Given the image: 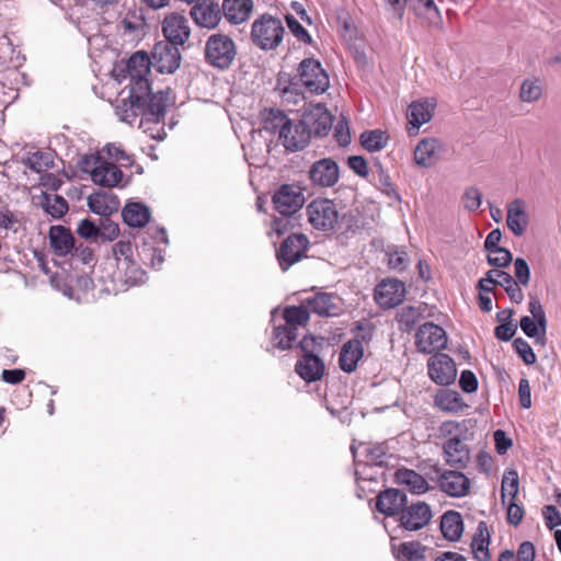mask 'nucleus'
I'll return each instance as SVG.
<instances>
[{"label": "nucleus", "instance_id": "obj_1", "mask_svg": "<svg viewBox=\"0 0 561 561\" xmlns=\"http://www.w3.org/2000/svg\"><path fill=\"white\" fill-rule=\"evenodd\" d=\"M306 101L302 94H294L283 88V146L290 151L302 150L311 139L310 129L302 123Z\"/></svg>", "mask_w": 561, "mask_h": 561}, {"label": "nucleus", "instance_id": "obj_2", "mask_svg": "<svg viewBox=\"0 0 561 561\" xmlns=\"http://www.w3.org/2000/svg\"><path fill=\"white\" fill-rule=\"evenodd\" d=\"M309 224L322 232H342L353 230L356 220L352 211L340 213L333 201L317 198L306 208Z\"/></svg>", "mask_w": 561, "mask_h": 561}, {"label": "nucleus", "instance_id": "obj_3", "mask_svg": "<svg viewBox=\"0 0 561 561\" xmlns=\"http://www.w3.org/2000/svg\"><path fill=\"white\" fill-rule=\"evenodd\" d=\"M116 261V278L125 284L136 285L145 279V271L134 261L129 241H118L112 247Z\"/></svg>", "mask_w": 561, "mask_h": 561}, {"label": "nucleus", "instance_id": "obj_4", "mask_svg": "<svg viewBox=\"0 0 561 561\" xmlns=\"http://www.w3.org/2000/svg\"><path fill=\"white\" fill-rule=\"evenodd\" d=\"M236 54V44L226 34L215 33L206 41L205 58L209 65L216 68H228L232 64Z\"/></svg>", "mask_w": 561, "mask_h": 561}, {"label": "nucleus", "instance_id": "obj_5", "mask_svg": "<svg viewBox=\"0 0 561 561\" xmlns=\"http://www.w3.org/2000/svg\"><path fill=\"white\" fill-rule=\"evenodd\" d=\"M251 39L263 50L276 48L280 43V21L267 13L260 15L252 23Z\"/></svg>", "mask_w": 561, "mask_h": 561}, {"label": "nucleus", "instance_id": "obj_6", "mask_svg": "<svg viewBox=\"0 0 561 561\" xmlns=\"http://www.w3.org/2000/svg\"><path fill=\"white\" fill-rule=\"evenodd\" d=\"M150 93H140L134 87H126L116 100L115 112L122 122L133 124L139 114L145 112L147 98Z\"/></svg>", "mask_w": 561, "mask_h": 561}, {"label": "nucleus", "instance_id": "obj_7", "mask_svg": "<svg viewBox=\"0 0 561 561\" xmlns=\"http://www.w3.org/2000/svg\"><path fill=\"white\" fill-rule=\"evenodd\" d=\"M151 68V59L147 53H134L127 61V72L130 80L128 85L134 87L140 93H150L151 85L148 75Z\"/></svg>", "mask_w": 561, "mask_h": 561}, {"label": "nucleus", "instance_id": "obj_8", "mask_svg": "<svg viewBox=\"0 0 561 561\" xmlns=\"http://www.w3.org/2000/svg\"><path fill=\"white\" fill-rule=\"evenodd\" d=\"M91 159L94 161L95 167L89 169L90 160L84 158L82 170L90 173L94 184L103 187H114L118 185L123 179V172L116 164L102 160L99 157H92Z\"/></svg>", "mask_w": 561, "mask_h": 561}, {"label": "nucleus", "instance_id": "obj_9", "mask_svg": "<svg viewBox=\"0 0 561 561\" xmlns=\"http://www.w3.org/2000/svg\"><path fill=\"white\" fill-rule=\"evenodd\" d=\"M152 68L160 73H174L181 65V53L179 47L170 42H158L151 51Z\"/></svg>", "mask_w": 561, "mask_h": 561}, {"label": "nucleus", "instance_id": "obj_10", "mask_svg": "<svg viewBox=\"0 0 561 561\" xmlns=\"http://www.w3.org/2000/svg\"><path fill=\"white\" fill-rule=\"evenodd\" d=\"M299 76L301 83L311 92L321 94L329 88V76L321 64L312 58L300 62Z\"/></svg>", "mask_w": 561, "mask_h": 561}, {"label": "nucleus", "instance_id": "obj_11", "mask_svg": "<svg viewBox=\"0 0 561 561\" xmlns=\"http://www.w3.org/2000/svg\"><path fill=\"white\" fill-rule=\"evenodd\" d=\"M415 344L420 352L432 354L446 347L447 335L442 327L425 322L415 334Z\"/></svg>", "mask_w": 561, "mask_h": 561}, {"label": "nucleus", "instance_id": "obj_12", "mask_svg": "<svg viewBox=\"0 0 561 561\" xmlns=\"http://www.w3.org/2000/svg\"><path fill=\"white\" fill-rule=\"evenodd\" d=\"M405 294L403 282L396 278H386L376 286L374 298L380 308L391 309L403 301Z\"/></svg>", "mask_w": 561, "mask_h": 561}, {"label": "nucleus", "instance_id": "obj_13", "mask_svg": "<svg viewBox=\"0 0 561 561\" xmlns=\"http://www.w3.org/2000/svg\"><path fill=\"white\" fill-rule=\"evenodd\" d=\"M283 348L291 347L298 336V328L304 327L309 321V310L305 306L286 307L283 310Z\"/></svg>", "mask_w": 561, "mask_h": 561}, {"label": "nucleus", "instance_id": "obj_14", "mask_svg": "<svg viewBox=\"0 0 561 561\" xmlns=\"http://www.w3.org/2000/svg\"><path fill=\"white\" fill-rule=\"evenodd\" d=\"M427 369L431 379L442 386L453 383L457 376L454 359L444 353L433 355L427 362Z\"/></svg>", "mask_w": 561, "mask_h": 561}, {"label": "nucleus", "instance_id": "obj_15", "mask_svg": "<svg viewBox=\"0 0 561 561\" xmlns=\"http://www.w3.org/2000/svg\"><path fill=\"white\" fill-rule=\"evenodd\" d=\"M308 174L314 186L332 187L340 179V169L333 159L322 158L311 164Z\"/></svg>", "mask_w": 561, "mask_h": 561}, {"label": "nucleus", "instance_id": "obj_16", "mask_svg": "<svg viewBox=\"0 0 561 561\" xmlns=\"http://www.w3.org/2000/svg\"><path fill=\"white\" fill-rule=\"evenodd\" d=\"M164 42H170L176 47L183 46L191 36L188 20L180 13L168 14L162 21Z\"/></svg>", "mask_w": 561, "mask_h": 561}, {"label": "nucleus", "instance_id": "obj_17", "mask_svg": "<svg viewBox=\"0 0 561 561\" xmlns=\"http://www.w3.org/2000/svg\"><path fill=\"white\" fill-rule=\"evenodd\" d=\"M191 18L199 27L213 30L222 19L221 8L214 0H202L191 8Z\"/></svg>", "mask_w": 561, "mask_h": 561}, {"label": "nucleus", "instance_id": "obj_18", "mask_svg": "<svg viewBox=\"0 0 561 561\" xmlns=\"http://www.w3.org/2000/svg\"><path fill=\"white\" fill-rule=\"evenodd\" d=\"M439 489L451 497H463L468 495L471 481L458 470H443L438 474Z\"/></svg>", "mask_w": 561, "mask_h": 561}, {"label": "nucleus", "instance_id": "obj_19", "mask_svg": "<svg viewBox=\"0 0 561 561\" xmlns=\"http://www.w3.org/2000/svg\"><path fill=\"white\" fill-rule=\"evenodd\" d=\"M302 123L310 129L311 136H325L332 127V116L321 104L305 107Z\"/></svg>", "mask_w": 561, "mask_h": 561}, {"label": "nucleus", "instance_id": "obj_20", "mask_svg": "<svg viewBox=\"0 0 561 561\" xmlns=\"http://www.w3.org/2000/svg\"><path fill=\"white\" fill-rule=\"evenodd\" d=\"M432 518L430 505L417 502L401 511L400 525L407 530H419L425 527Z\"/></svg>", "mask_w": 561, "mask_h": 561}, {"label": "nucleus", "instance_id": "obj_21", "mask_svg": "<svg viewBox=\"0 0 561 561\" xmlns=\"http://www.w3.org/2000/svg\"><path fill=\"white\" fill-rule=\"evenodd\" d=\"M309 240L302 233H291L283 240V271L300 261L308 249Z\"/></svg>", "mask_w": 561, "mask_h": 561}, {"label": "nucleus", "instance_id": "obj_22", "mask_svg": "<svg viewBox=\"0 0 561 561\" xmlns=\"http://www.w3.org/2000/svg\"><path fill=\"white\" fill-rule=\"evenodd\" d=\"M444 458L448 466L465 469L470 460V450L459 437L447 439L443 445Z\"/></svg>", "mask_w": 561, "mask_h": 561}, {"label": "nucleus", "instance_id": "obj_23", "mask_svg": "<svg viewBox=\"0 0 561 561\" xmlns=\"http://www.w3.org/2000/svg\"><path fill=\"white\" fill-rule=\"evenodd\" d=\"M325 366L323 360L314 354H305L295 364V371L306 382L320 380L324 375Z\"/></svg>", "mask_w": 561, "mask_h": 561}, {"label": "nucleus", "instance_id": "obj_24", "mask_svg": "<svg viewBox=\"0 0 561 561\" xmlns=\"http://www.w3.org/2000/svg\"><path fill=\"white\" fill-rule=\"evenodd\" d=\"M529 224L525 202L520 198L512 201L507 205L506 225L514 236L520 237L525 233Z\"/></svg>", "mask_w": 561, "mask_h": 561}, {"label": "nucleus", "instance_id": "obj_25", "mask_svg": "<svg viewBox=\"0 0 561 561\" xmlns=\"http://www.w3.org/2000/svg\"><path fill=\"white\" fill-rule=\"evenodd\" d=\"M253 7V0H224L220 8L222 16L238 25L250 19Z\"/></svg>", "mask_w": 561, "mask_h": 561}, {"label": "nucleus", "instance_id": "obj_26", "mask_svg": "<svg viewBox=\"0 0 561 561\" xmlns=\"http://www.w3.org/2000/svg\"><path fill=\"white\" fill-rule=\"evenodd\" d=\"M443 151L442 142L436 138H424L414 149V161L422 168L432 167Z\"/></svg>", "mask_w": 561, "mask_h": 561}, {"label": "nucleus", "instance_id": "obj_27", "mask_svg": "<svg viewBox=\"0 0 561 561\" xmlns=\"http://www.w3.org/2000/svg\"><path fill=\"white\" fill-rule=\"evenodd\" d=\"M407 504V495L404 492L397 489H388L380 492L377 496V510L388 516L401 513L403 506Z\"/></svg>", "mask_w": 561, "mask_h": 561}, {"label": "nucleus", "instance_id": "obj_28", "mask_svg": "<svg viewBox=\"0 0 561 561\" xmlns=\"http://www.w3.org/2000/svg\"><path fill=\"white\" fill-rule=\"evenodd\" d=\"M306 187L300 184H283V217L299 211L306 203Z\"/></svg>", "mask_w": 561, "mask_h": 561}, {"label": "nucleus", "instance_id": "obj_29", "mask_svg": "<svg viewBox=\"0 0 561 561\" xmlns=\"http://www.w3.org/2000/svg\"><path fill=\"white\" fill-rule=\"evenodd\" d=\"M364 355L363 343L357 340L347 341L341 348L339 364L344 373H353Z\"/></svg>", "mask_w": 561, "mask_h": 561}, {"label": "nucleus", "instance_id": "obj_30", "mask_svg": "<svg viewBox=\"0 0 561 561\" xmlns=\"http://www.w3.org/2000/svg\"><path fill=\"white\" fill-rule=\"evenodd\" d=\"M88 206L96 215L102 217L111 216L116 213L119 206V202L116 196L106 192L100 191L91 194L88 197Z\"/></svg>", "mask_w": 561, "mask_h": 561}, {"label": "nucleus", "instance_id": "obj_31", "mask_svg": "<svg viewBox=\"0 0 561 561\" xmlns=\"http://www.w3.org/2000/svg\"><path fill=\"white\" fill-rule=\"evenodd\" d=\"M49 241L57 255H67L75 248V237L70 229L64 226H53L49 229Z\"/></svg>", "mask_w": 561, "mask_h": 561}, {"label": "nucleus", "instance_id": "obj_32", "mask_svg": "<svg viewBox=\"0 0 561 561\" xmlns=\"http://www.w3.org/2000/svg\"><path fill=\"white\" fill-rule=\"evenodd\" d=\"M151 217L149 207L142 203L130 202L125 205L122 210V218L124 222L133 228L145 227Z\"/></svg>", "mask_w": 561, "mask_h": 561}, {"label": "nucleus", "instance_id": "obj_33", "mask_svg": "<svg viewBox=\"0 0 561 561\" xmlns=\"http://www.w3.org/2000/svg\"><path fill=\"white\" fill-rule=\"evenodd\" d=\"M340 299L328 293H320L308 299V306L312 312L319 316L334 317L340 313Z\"/></svg>", "mask_w": 561, "mask_h": 561}, {"label": "nucleus", "instance_id": "obj_34", "mask_svg": "<svg viewBox=\"0 0 561 561\" xmlns=\"http://www.w3.org/2000/svg\"><path fill=\"white\" fill-rule=\"evenodd\" d=\"M435 104L430 101L413 102L408 107L409 124L417 130L423 124L431 121Z\"/></svg>", "mask_w": 561, "mask_h": 561}, {"label": "nucleus", "instance_id": "obj_35", "mask_svg": "<svg viewBox=\"0 0 561 561\" xmlns=\"http://www.w3.org/2000/svg\"><path fill=\"white\" fill-rule=\"evenodd\" d=\"M490 534L488 530V526L484 522H480L476 529L474 536L471 542V550L473 557L478 561H489L490 560Z\"/></svg>", "mask_w": 561, "mask_h": 561}, {"label": "nucleus", "instance_id": "obj_36", "mask_svg": "<svg viewBox=\"0 0 561 561\" xmlns=\"http://www.w3.org/2000/svg\"><path fill=\"white\" fill-rule=\"evenodd\" d=\"M434 403L438 409L448 413H457L466 407L460 394L450 389L438 390L434 397Z\"/></svg>", "mask_w": 561, "mask_h": 561}, {"label": "nucleus", "instance_id": "obj_37", "mask_svg": "<svg viewBox=\"0 0 561 561\" xmlns=\"http://www.w3.org/2000/svg\"><path fill=\"white\" fill-rule=\"evenodd\" d=\"M440 530L444 537L450 541L458 540L463 531V523L460 513L448 511L440 520Z\"/></svg>", "mask_w": 561, "mask_h": 561}, {"label": "nucleus", "instance_id": "obj_38", "mask_svg": "<svg viewBox=\"0 0 561 561\" xmlns=\"http://www.w3.org/2000/svg\"><path fill=\"white\" fill-rule=\"evenodd\" d=\"M397 482L408 486L413 493L422 494L428 490L427 481L423 476L411 469H399L396 472Z\"/></svg>", "mask_w": 561, "mask_h": 561}, {"label": "nucleus", "instance_id": "obj_39", "mask_svg": "<svg viewBox=\"0 0 561 561\" xmlns=\"http://www.w3.org/2000/svg\"><path fill=\"white\" fill-rule=\"evenodd\" d=\"M146 104V114L149 116V119L159 122L164 116L167 107L171 104L170 93L168 91H159L151 94Z\"/></svg>", "mask_w": 561, "mask_h": 561}, {"label": "nucleus", "instance_id": "obj_40", "mask_svg": "<svg viewBox=\"0 0 561 561\" xmlns=\"http://www.w3.org/2000/svg\"><path fill=\"white\" fill-rule=\"evenodd\" d=\"M519 327L525 335L535 340V345H546L547 321H543V327H541L540 320L525 316L520 319Z\"/></svg>", "mask_w": 561, "mask_h": 561}, {"label": "nucleus", "instance_id": "obj_41", "mask_svg": "<svg viewBox=\"0 0 561 561\" xmlns=\"http://www.w3.org/2000/svg\"><path fill=\"white\" fill-rule=\"evenodd\" d=\"M389 136L380 129L366 130L360 135L362 146L370 151H379L388 145Z\"/></svg>", "mask_w": 561, "mask_h": 561}, {"label": "nucleus", "instance_id": "obj_42", "mask_svg": "<svg viewBox=\"0 0 561 561\" xmlns=\"http://www.w3.org/2000/svg\"><path fill=\"white\" fill-rule=\"evenodd\" d=\"M542 92L543 87L539 79H526L523 81L519 89V100L523 103H535L540 100Z\"/></svg>", "mask_w": 561, "mask_h": 561}, {"label": "nucleus", "instance_id": "obj_43", "mask_svg": "<svg viewBox=\"0 0 561 561\" xmlns=\"http://www.w3.org/2000/svg\"><path fill=\"white\" fill-rule=\"evenodd\" d=\"M423 309L415 306H404L397 312V321L400 324V329L410 331L421 319Z\"/></svg>", "mask_w": 561, "mask_h": 561}, {"label": "nucleus", "instance_id": "obj_44", "mask_svg": "<svg viewBox=\"0 0 561 561\" xmlns=\"http://www.w3.org/2000/svg\"><path fill=\"white\" fill-rule=\"evenodd\" d=\"M396 558L399 561H423L425 559V548L419 542H403L398 547Z\"/></svg>", "mask_w": 561, "mask_h": 561}, {"label": "nucleus", "instance_id": "obj_45", "mask_svg": "<svg viewBox=\"0 0 561 561\" xmlns=\"http://www.w3.org/2000/svg\"><path fill=\"white\" fill-rule=\"evenodd\" d=\"M519 490V478L515 469H508L504 472L501 485V497L502 502L505 503V499L508 495L511 501H514Z\"/></svg>", "mask_w": 561, "mask_h": 561}, {"label": "nucleus", "instance_id": "obj_46", "mask_svg": "<svg viewBox=\"0 0 561 561\" xmlns=\"http://www.w3.org/2000/svg\"><path fill=\"white\" fill-rule=\"evenodd\" d=\"M261 119L263 129L276 136L277 140L280 139V108L270 107L261 112Z\"/></svg>", "mask_w": 561, "mask_h": 561}, {"label": "nucleus", "instance_id": "obj_47", "mask_svg": "<svg viewBox=\"0 0 561 561\" xmlns=\"http://www.w3.org/2000/svg\"><path fill=\"white\" fill-rule=\"evenodd\" d=\"M495 275L503 278L501 286L505 289L510 299L515 304H520L524 300V294L519 287V283H517L508 273L504 271L502 274Z\"/></svg>", "mask_w": 561, "mask_h": 561}, {"label": "nucleus", "instance_id": "obj_48", "mask_svg": "<svg viewBox=\"0 0 561 561\" xmlns=\"http://www.w3.org/2000/svg\"><path fill=\"white\" fill-rule=\"evenodd\" d=\"M99 238L104 241H113L119 234V227L114 222L110 216L102 217L98 222Z\"/></svg>", "mask_w": 561, "mask_h": 561}, {"label": "nucleus", "instance_id": "obj_49", "mask_svg": "<svg viewBox=\"0 0 561 561\" xmlns=\"http://www.w3.org/2000/svg\"><path fill=\"white\" fill-rule=\"evenodd\" d=\"M461 202L465 209L476 211L481 206L482 194L478 187L470 186L462 194Z\"/></svg>", "mask_w": 561, "mask_h": 561}, {"label": "nucleus", "instance_id": "obj_50", "mask_svg": "<svg viewBox=\"0 0 561 561\" xmlns=\"http://www.w3.org/2000/svg\"><path fill=\"white\" fill-rule=\"evenodd\" d=\"M24 165L34 172L41 173L50 165L49 158L41 151H35L26 157L23 161Z\"/></svg>", "mask_w": 561, "mask_h": 561}, {"label": "nucleus", "instance_id": "obj_51", "mask_svg": "<svg viewBox=\"0 0 561 561\" xmlns=\"http://www.w3.org/2000/svg\"><path fill=\"white\" fill-rule=\"evenodd\" d=\"M45 208L53 217L59 218L68 211V203L62 196L54 195L46 198Z\"/></svg>", "mask_w": 561, "mask_h": 561}, {"label": "nucleus", "instance_id": "obj_52", "mask_svg": "<svg viewBox=\"0 0 561 561\" xmlns=\"http://www.w3.org/2000/svg\"><path fill=\"white\" fill-rule=\"evenodd\" d=\"M513 347L526 365L536 363V354L527 341L517 337L513 341Z\"/></svg>", "mask_w": 561, "mask_h": 561}, {"label": "nucleus", "instance_id": "obj_53", "mask_svg": "<svg viewBox=\"0 0 561 561\" xmlns=\"http://www.w3.org/2000/svg\"><path fill=\"white\" fill-rule=\"evenodd\" d=\"M512 260V253L505 248L491 250L488 255V263L495 267H505Z\"/></svg>", "mask_w": 561, "mask_h": 561}, {"label": "nucleus", "instance_id": "obj_54", "mask_svg": "<svg viewBox=\"0 0 561 561\" xmlns=\"http://www.w3.org/2000/svg\"><path fill=\"white\" fill-rule=\"evenodd\" d=\"M285 21L290 32L297 37L298 41L304 43H310L311 36L306 28L300 24L296 18L289 13L285 15Z\"/></svg>", "mask_w": 561, "mask_h": 561}, {"label": "nucleus", "instance_id": "obj_55", "mask_svg": "<svg viewBox=\"0 0 561 561\" xmlns=\"http://www.w3.org/2000/svg\"><path fill=\"white\" fill-rule=\"evenodd\" d=\"M77 233L84 239H98V224L90 219H82L77 227Z\"/></svg>", "mask_w": 561, "mask_h": 561}, {"label": "nucleus", "instance_id": "obj_56", "mask_svg": "<svg viewBox=\"0 0 561 561\" xmlns=\"http://www.w3.org/2000/svg\"><path fill=\"white\" fill-rule=\"evenodd\" d=\"M514 273H515L517 283H519L520 285H524V286L528 285L529 279H530V270H529L527 262L524 259L517 257L515 260Z\"/></svg>", "mask_w": 561, "mask_h": 561}, {"label": "nucleus", "instance_id": "obj_57", "mask_svg": "<svg viewBox=\"0 0 561 561\" xmlns=\"http://www.w3.org/2000/svg\"><path fill=\"white\" fill-rule=\"evenodd\" d=\"M350 169L362 178L368 175L369 169L367 161L362 156H351L347 159Z\"/></svg>", "mask_w": 561, "mask_h": 561}, {"label": "nucleus", "instance_id": "obj_58", "mask_svg": "<svg viewBox=\"0 0 561 561\" xmlns=\"http://www.w3.org/2000/svg\"><path fill=\"white\" fill-rule=\"evenodd\" d=\"M459 385L462 391L472 393L478 389V379L471 370H463L460 375Z\"/></svg>", "mask_w": 561, "mask_h": 561}, {"label": "nucleus", "instance_id": "obj_59", "mask_svg": "<svg viewBox=\"0 0 561 561\" xmlns=\"http://www.w3.org/2000/svg\"><path fill=\"white\" fill-rule=\"evenodd\" d=\"M364 450L371 461L375 465H381L383 462V458L386 456V448L383 445H365Z\"/></svg>", "mask_w": 561, "mask_h": 561}, {"label": "nucleus", "instance_id": "obj_60", "mask_svg": "<svg viewBox=\"0 0 561 561\" xmlns=\"http://www.w3.org/2000/svg\"><path fill=\"white\" fill-rule=\"evenodd\" d=\"M517 325L513 322H505L497 325L494 330L496 339L500 341H510L516 333Z\"/></svg>", "mask_w": 561, "mask_h": 561}, {"label": "nucleus", "instance_id": "obj_61", "mask_svg": "<svg viewBox=\"0 0 561 561\" xmlns=\"http://www.w3.org/2000/svg\"><path fill=\"white\" fill-rule=\"evenodd\" d=\"M495 448L500 455H504L512 447V439L508 438L504 431L496 430L493 434Z\"/></svg>", "mask_w": 561, "mask_h": 561}, {"label": "nucleus", "instance_id": "obj_62", "mask_svg": "<svg viewBox=\"0 0 561 561\" xmlns=\"http://www.w3.org/2000/svg\"><path fill=\"white\" fill-rule=\"evenodd\" d=\"M72 251V255L80 260L83 264H91L92 262H94V253L90 247L81 243L77 247L75 245Z\"/></svg>", "mask_w": 561, "mask_h": 561}, {"label": "nucleus", "instance_id": "obj_63", "mask_svg": "<svg viewBox=\"0 0 561 561\" xmlns=\"http://www.w3.org/2000/svg\"><path fill=\"white\" fill-rule=\"evenodd\" d=\"M545 519L546 525L549 529H553L556 526L561 525V514L553 505H548L545 507Z\"/></svg>", "mask_w": 561, "mask_h": 561}, {"label": "nucleus", "instance_id": "obj_64", "mask_svg": "<svg viewBox=\"0 0 561 561\" xmlns=\"http://www.w3.org/2000/svg\"><path fill=\"white\" fill-rule=\"evenodd\" d=\"M536 556L535 547L530 541H524L517 550V561H534Z\"/></svg>", "mask_w": 561, "mask_h": 561}]
</instances>
